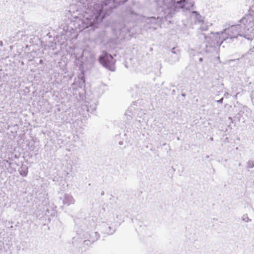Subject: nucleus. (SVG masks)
Returning <instances> with one entry per match:
<instances>
[{
  "instance_id": "obj_3",
  "label": "nucleus",
  "mask_w": 254,
  "mask_h": 254,
  "mask_svg": "<svg viewBox=\"0 0 254 254\" xmlns=\"http://www.w3.org/2000/svg\"><path fill=\"white\" fill-rule=\"evenodd\" d=\"M127 0H106V1L104 2V4L107 5L111 3H116L117 4H120L122 3L126 2Z\"/></svg>"
},
{
  "instance_id": "obj_5",
  "label": "nucleus",
  "mask_w": 254,
  "mask_h": 254,
  "mask_svg": "<svg viewBox=\"0 0 254 254\" xmlns=\"http://www.w3.org/2000/svg\"><path fill=\"white\" fill-rule=\"evenodd\" d=\"M116 6V5H114V6H111V8H113V7H115Z\"/></svg>"
},
{
  "instance_id": "obj_1",
  "label": "nucleus",
  "mask_w": 254,
  "mask_h": 254,
  "mask_svg": "<svg viewBox=\"0 0 254 254\" xmlns=\"http://www.w3.org/2000/svg\"><path fill=\"white\" fill-rule=\"evenodd\" d=\"M99 61L100 63L107 68L112 71L115 70L116 60L111 55L106 52L104 53L100 57Z\"/></svg>"
},
{
  "instance_id": "obj_2",
  "label": "nucleus",
  "mask_w": 254,
  "mask_h": 254,
  "mask_svg": "<svg viewBox=\"0 0 254 254\" xmlns=\"http://www.w3.org/2000/svg\"><path fill=\"white\" fill-rule=\"evenodd\" d=\"M186 2V0H181L177 2L173 1H172L171 7L174 10H177L178 8H183L185 6Z\"/></svg>"
},
{
  "instance_id": "obj_4",
  "label": "nucleus",
  "mask_w": 254,
  "mask_h": 254,
  "mask_svg": "<svg viewBox=\"0 0 254 254\" xmlns=\"http://www.w3.org/2000/svg\"><path fill=\"white\" fill-rule=\"evenodd\" d=\"M222 101H223V98H221V99L219 101V102H222Z\"/></svg>"
}]
</instances>
